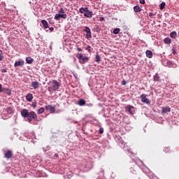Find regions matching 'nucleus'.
<instances>
[{"label":"nucleus","mask_w":179,"mask_h":179,"mask_svg":"<svg viewBox=\"0 0 179 179\" xmlns=\"http://www.w3.org/2000/svg\"><path fill=\"white\" fill-rule=\"evenodd\" d=\"M21 115L24 118H27V120L28 122H29V124H31V122L33 121V120L34 121H37V114L35 113L34 111L29 112V110H27V109H22L21 110Z\"/></svg>","instance_id":"obj_1"},{"label":"nucleus","mask_w":179,"mask_h":179,"mask_svg":"<svg viewBox=\"0 0 179 179\" xmlns=\"http://www.w3.org/2000/svg\"><path fill=\"white\" fill-rule=\"evenodd\" d=\"M61 84L57 80H53L52 81V85L48 87V92H57L59 89Z\"/></svg>","instance_id":"obj_2"},{"label":"nucleus","mask_w":179,"mask_h":179,"mask_svg":"<svg viewBox=\"0 0 179 179\" xmlns=\"http://www.w3.org/2000/svg\"><path fill=\"white\" fill-rule=\"evenodd\" d=\"M66 17H67V15H66V14H65V11H64V8H61L59 11V13L55 15V20H60L61 18L62 19H66Z\"/></svg>","instance_id":"obj_3"},{"label":"nucleus","mask_w":179,"mask_h":179,"mask_svg":"<svg viewBox=\"0 0 179 179\" xmlns=\"http://www.w3.org/2000/svg\"><path fill=\"white\" fill-rule=\"evenodd\" d=\"M76 58L79 60L80 64H86L89 61V57H84L83 54H78Z\"/></svg>","instance_id":"obj_4"},{"label":"nucleus","mask_w":179,"mask_h":179,"mask_svg":"<svg viewBox=\"0 0 179 179\" xmlns=\"http://www.w3.org/2000/svg\"><path fill=\"white\" fill-rule=\"evenodd\" d=\"M141 101V103H144L145 104H150V100L146 97V94H142L140 96Z\"/></svg>","instance_id":"obj_5"},{"label":"nucleus","mask_w":179,"mask_h":179,"mask_svg":"<svg viewBox=\"0 0 179 179\" xmlns=\"http://www.w3.org/2000/svg\"><path fill=\"white\" fill-rule=\"evenodd\" d=\"M83 31H85L87 34L85 35L86 38L89 40V38H92V31H90V28L88 27H85Z\"/></svg>","instance_id":"obj_6"},{"label":"nucleus","mask_w":179,"mask_h":179,"mask_svg":"<svg viewBox=\"0 0 179 179\" xmlns=\"http://www.w3.org/2000/svg\"><path fill=\"white\" fill-rule=\"evenodd\" d=\"M13 156V152L10 150H7L4 153V157H6V159H11Z\"/></svg>","instance_id":"obj_7"},{"label":"nucleus","mask_w":179,"mask_h":179,"mask_svg":"<svg viewBox=\"0 0 179 179\" xmlns=\"http://www.w3.org/2000/svg\"><path fill=\"white\" fill-rule=\"evenodd\" d=\"M45 109L48 110L50 113H51L52 114H54V113H55V106L48 105V106H45Z\"/></svg>","instance_id":"obj_8"},{"label":"nucleus","mask_w":179,"mask_h":179,"mask_svg":"<svg viewBox=\"0 0 179 179\" xmlns=\"http://www.w3.org/2000/svg\"><path fill=\"white\" fill-rule=\"evenodd\" d=\"M125 110L126 111H128V113H129L130 114H134V106L128 105L125 107Z\"/></svg>","instance_id":"obj_9"},{"label":"nucleus","mask_w":179,"mask_h":179,"mask_svg":"<svg viewBox=\"0 0 179 179\" xmlns=\"http://www.w3.org/2000/svg\"><path fill=\"white\" fill-rule=\"evenodd\" d=\"M84 16L85 17H88L89 19L93 17V12L89 10V9L87 10V11H86V13H84Z\"/></svg>","instance_id":"obj_10"},{"label":"nucleus","mask_w":179,"mask_h":179,"mask_svg":"<svg viewBox=\"0 0 179 179\" xmlns=\"http://www.w3.org/2000/svg\"><path fill=\"white\" fill-rule=\"evenodd\" d=\"M23 65H24V61H17V62H15L14 64L15 68H17V66H23Z\"/></svg>","instance_id":"obj_11"},{"label":"nucleus","mask_w":179,"mask_h":179,"mask_svg":"<svg viewBox=\"0 0 179 179\" xmlns=\"http://www.w3.org/2000/svg\"><path fill=\"white\" fill-rule=\"evenodd\" d=\"M31 86L34 89H38L39 83L37 81H33L31 82Z\"/></svg>","instance_id":"obj_12"},{"label":"nucleus","mask_w":179,"mask_h":179,"mask_svg":"<svg viewBox=\"0 0 179 179\" xmlns=\"http://www.w3.org/2000/svg\"><path fill=\"white\" fill-rule=\"evenodd\" d=\"M33 98H34L33 94L29 93L26 96V100L27 101H29V102L31 101V100H33Z\"/></svg>","instance_id":"obj_13"},{"label":"nucleus","mask_w":179,"mask_h":179,"mask_svg":"<svg viewBox=\"0 0 179 179\" xmlns=\"http://www.w3.org/2000/svg\"><path fill=\"white\" fill-rule=\"evenodd\" d=\"M145 55L148 58L153 57V52H152L150 50H146Z\"/></svg>","instance_id":"obj_14"},{"label":"nucleus","mask_w":179,"mask_h":179,"mask_svg":"<svg viewBox=\"0 0 179 179\" xmlns=\"http://www.w3.org/2000/svg\"><path fill=\"white\" fill-rule=\"evenodd\" d=\"M171 111V109H170V107H164L162 108V113L164 114H167V113H170Z\"/></svg>","instance_id":"obj_15"},{"label":"nucleus","mask_w":179,"mask_h":179,"mask_svg":"<svg viewBox=\"0 0 179 179\" xmlns=\"http://www.w3.org/2000/svg\"><path fill=\"white\" fill-rule=\"evenodd\" d=\"M88 9L89 8H87V7H85V8L81 7L79 9V12H80V13H86V12H87Z\"/></svg>","instance_id":"obj_16"},{"label":"nucleus","mask_w":179,"mask_h":179,"mask_svg":"<svg viewBox=\"0 0 179 179\" xmlns=\"http://www.w3.org/2000/svg\"><path fill=\"white\" fill-rule=\"evenodd\" d=\"M134 10L136 12V13H138V12H141L142 10V8L139 7V6H136L134 7Z\"/></svg>","instance_id":"obj_17"},{"label":"nucleus","mask_w":179,"mask_h":179,"mask_svg":"<svg viewBox=\"0 0 179 179\" xmlns=\"http://www.w3.org/2000/svg\"><path fill=\"white\" fill-rule=\"evenodd\" d=\"M41 23H42V24H43L44 29H48V22H47L45 21V20H43L41 21Z\"/></svg>","instance_id":"obj_18"},{"label":"nucleus","mask_w":179,"mask_h":179,"mask_svg":"<svg viewBox=\"0 0 179 179\" xmlns=\"http://www.w3.org/2000/svg\"><path fill=\"white\" fill-rule=\"evenodd\" d=\"M34 61V59L31 57H26V62L27 64H33V62Z\"/></svg>","instance_id":"obj_19"},{"label":"nucleus","mask_w":179,"mask_h":179,"mask_svg":"<svg viewBox=\"0 0 179 179\" xmlns=\"http://www.w3.org/2000/svg\"><path fill=\"white\" fill-rule=\"evenodd\" d=\"M154 82H159L160 80V76H159V74H155L153 76Z\"/></svg>","instance_id":"obj_20"},{"label":"nucleus","mask_w":179,"mask_h":179,"mask_svg":"<svg viewBox=\"0 0 179 179\" xmlns=\"http://www.w3.org/2000/svg\"><path fill=\"white\" fill-rule=\"evenodd\" d=\"M164 43L165 44H171V38H165L164 40Z\"/></svg>","instance_id":"obj_21"},{"label":"nucleus","mask_w":179,"mask_h":179,"mask_svg":"<svg viewBox=\"0 0 179 179\" xmlns=\"http://www.w3.org/2000/svg\"><path fill=\"white\" fill-rule=\"evenodd\" d=\"M86 104V101L84 99H80L78 101V106H85Z\"/></svg>","instance_id":"obj_22"},{"label":"nucleus","mask_w":179,"mask_h":179,"mask_svg":"<svg viewBox=\"0 0 179 179\" xmlns=\"http://www.w3.org/2000/svg\"><path fill=\"white\" fill-rule=\"evenodd\" d=\"M170 37L171 38H176V37H177V32H176V31L171 32Z\"/></svg>","instance_id":"obj_23"},{"label":"nucleus","mask_w":179,"mask_h":179,"mask_svg":"<svg viewBox=\"0 0 179 179\" xmlns=\"http://www.w3.org/2000/svg\"><path fill=\"white\" fill-rule=\"evenodd\" d=\"M166 66L169 68H173V66H174V64L171 61H168L167 63H166Z\"/></svg>","instance_id":"obj_24"},{"label":"nucleus","mask_w":179,"mask_h":179,"mask_svg":"<svg viewBox=\"0 0 179 179\" xmlns=\"http://www.w3.org/2000/svg\"><path fill=\"white\" fill-rule=\"evenodd\" d=\"M6 111L8 114H13V108H12L11 107L7 108Z\"/></svg>","instance_id":"obj_25"},{"label":"nucleus","mask_w":179,"mask_h":179,"mask_svg":"<svg viewBox=\"0 0 179 179\" xmlns=\"http://www.w3.org/2000/svg\"><path fill=\"white\" fill-rule=\"evenodd\" d=\"M45 109L44 108H40L38 110H37V114H43V113H44Z\"/></svg>","instance_id":"obj_26"},{"label":"nucleus","mask_w":179,"mask_h":179,"mask_svg":"<svg viewBox=\"0 0 179 179\" xmlns=\"http://www.w3.org/2000/svg\"><path fill=\"white\" fill-rule=\"evenodd\" d=\"M121 31V29L120 28H116L113 30V34H118Z\"/></svg>","instance_id":"obj_27"},{"label":"nucleus","mask_w":179,"mask_h":179,"mask_svg":"<svg viewBox=\"0 0 179 179\" xmlns=\"http://www.w3.org/2000/svg\"><path fill=\"white\" fill-rule=\"evenodd\" d=\"M164 6H166V3L164 1H163L161 4H160V9L161 10L164 9Z\"/></svg>","instance_id":"obj_28"},{"label":"nucleus","mask_w":179,"mask_h":179,"mask_svg":"<svg viewBox=\"0 0 179 179\" xmlns=\"http://www.w3.org/2000/svg\"><path fill=\"white\" fill-rule=\"evenodd\" d=\"M2 59H3V52L2 50H0V61H2Z\"/></svg>","instance_id":"obj_29"},{"label":"nucleus","mask_w":179,"mask_h":179,"mask_svg":"<svg viewBox=\"0 0 179 179\" xmlns=\"http://www.w3.org/2000/svg\"><path fill=\"white\" fill-rule=\"evenodd\" d=\"M96 62L100 64V56L98 54L96 56Z\"/></svg>","instance_id":"obj_30"},{"label":"nucleus","mask_w":179,"mask_h":179,"mask_svg":"<svg viewBox=\"0 0 179 179\" xmlns=\"http://www.w3.org/2000/svg\"><path fill=\"white\" fill-rule=\"evenodd\" d=\"M6 94H8V96H10V94H12V91H10V90H9V89H7Z\"/></svg>","instance_id":"obj_31"},{"label":"nucleus","mask_w":179,"mask_h":179,"mask_svg":"<svg viewBox=\"0 0 179 179\" xmlns=\"http://www.w3.org/2000/svg\"><path fill=\"white\" fill-rule=\"evenodd\" d=\"M31 107H33V108H36L37 107V102H33Z\"/></svg>","instance_id":"obj_32"},{"label":"nucleus","mask_w":179,"mask_h":179,"mask_svg":"<svg viewBox=\"0 0 179 179\" xmlns=\"http://www.w3.org/2000/svg\"><path fill=\"white\" fill-rule=\"evenodd\" d=\"M91 48H92V47H90V45H87L86 47L85 50H87V51H88V52H90Z\"/></svg>","instance_id":"obj_33"},{"label":"nucleus","mask_w":179,"mask_h":179,"mask_svg":"<svg viewBox=\"0 0 179 179\" xmlns=\"http://www.w3.org/2000/svg\"><path fill=\"white\" fill-rule=\"evenodd\" d=\"M99 132V134H103V132H104V129H103V127L100 128Z\"/></svg>","instance_id":"obj_34"},{"label":"nucleus","mask_w":179,"mask_h":179,"mask_svg":"<svg viewBox=\"0 0 179 179\" xmlns=\"http://www.w3.org/2000/svg\"><path fill=\"white\" fill-rule=\"evenodd\" d=\"M148 16L152 18L153 16H155V14L152 13H149Z\"/></svg>","instance_id":"obj_35"},{"label":"nucleus","mask_w":179,"mask_h":179,"mask_svg":"<svg viewBox=\"0 0 179 179\" xmlns=\"http://www.w3.org/2000/svg\"><path fill=\"white\" fill-rule=\"evenodd\" d=\"M140 3H141L142 5H145V0H140Z\"/></svg>","instance_id":"obj_36"},{"label":"nucleus","mask_w":179,"mask_h":179,"mask_svg":"<svg viewBox=\"0 0 179 179\" xmlns=\"http://www.w3.org/2000/svg\"><path fill=\"white\" fill-rule=\"evenodd\" d=\"M1 72H2L3 73H6V72H7L6 69H1Z\"/></svg>","instance_id":"obj_37"},{"label":"nucleus","mask_w":179,"mask_h":179,"mask_svg":"<svg viewBox=\"0 0 179 179\" xmlns=\"http://www.w3.org/2000/svg\"><path fill=\"white\" fill-rule=\"evenodd\" d=\"M122 85H127V81L125 80H123L122 82Z\"/></svg>","instance_id":"obj_38"},{"label":"nucleus","mask_w":179,"mask_h":179,"mask_svg":"<svg viewBox=\"0 0 179 179\" xmlns=\"http://www.w3.org/2000/svg\"><path fill=\"white\" fill-rule=\"evenodd\" d=\"M1 92H3V89H2V85L0 84V93H1Z\"/></svg>","instance_id":"obj_39"},{"label":"nucleus","mask_w":179,"mask_h":179,"mask_svg":"<svg viewBox=\"0 0 179 179\" xmlns=\"http://www.w3.org/2000/svg\"><path fill=\"white\" fill-rule=\"evenodd\" d=\"M99 20H100V22H103V20H104V17H101L99 18Z\"/></svg>","instance_id":"obj_40"},{"label":"nucleus","mask_w":179,"mask_h":179,"mask_svg":"<svg viewBox=\"0 0 179 179\" xmlns=\"http://www.w3.org/2000/svg\"><path fill=\"white\" fill-rule=\"evenodd\" d=\"M77 50L79 51V52H82V48H77Z\"/></svg>","instance_id":"obj_41"},{"label":"nucleus","mask_w":179,"mask_h":179,"mask_svg":"<svg viewBox=\"0 0 179 179\" xmlns=\"http://www.w3.org/2000/svg\"><path fill=\"white\" fill-rule=\"evenodd\" d=\"M49 29L50 30V31H52L54 30V27H50Z\"/></svg>","instance_id":"obj_42"}]
</instances>
